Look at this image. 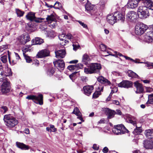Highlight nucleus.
<instances>
[{"label": "nucleus", "mask_w": 153, "mask_h": 153, "mask_svg": "<svg viewBox=\"0 0 153 153\" xmlns=\"http://www.w3.org/2000/svg\"><path fill=\"white\" fill-rule=\"evenodd\" d=\"M50 25L51 26V27L52 28H54L55 27L56 25L57 24L55 21H51L50 22Z\"/></svg>", "instance_id": "nucleus-48"}, {"label": "nucleus", "mask_w": 153, "mask_h": 153, "mask_svg": "<svg viewBox=\"0 0 153 153\" xmlns=\"http://www.w3.org/2000/svg\"><path fill=\"white\" fill-rule=\"evenodd\" d=\"M127 74L128 76L131 78H137L138 77L137 74L131 70L128 71Z\"/></svg>", "instance_id": "nucleus-28"}, {"label": "nucleus", "mask_w": 153, "mask_h": 153, "mask_svg": "<svg viewBox=\"0 0 153 153\" xmlns=\"http://www.w3.org/2000/svg\"><path fill=\"white\" fill-rule=\"evenodd\" d=\"M46 19L49 23L51 22L55 21L56 20L55 16L53 14L50 15L48 16Z\"/></svg>", "instance_id": "nucleus-31"}, {"label": "nucleus", "mask_w": 153, "mask_h": 153, "mask_svg": "<svg viewBox=\"0 0 153 153\" xmlns=\"http://www.w3.org/2000/svg\"><path fill=\"white\" fill-rule=\"evenodd\" d=\"M51 130V132H55L57 131L56 128H55L54 126L53 125H50Z\"/></svg>", "instance_id": "nucleus-53"}, {"label": "nucleus", "mask_w": 153, "mask_h": 153, "mask_svg": "<svg viewBox=\"0 0 153 153\" xmlns=\"http://www.w3.org/2000/svg\"><path fill=\"white\" fill-rule=\"evenodd\" d=\"M129 122L132 124L134 126L136 127V128L134 129V131L133 132V133L135 135L139 134L142 132V129L140 127H137L136 122L133 121L132 120H129Z\"/></svg>", "instance_id": "nucleus-15"}, {"label": "nucleus", "mask_w": 153, "mask_h": 153, "mask_svg": "<svg viewBox=\"0 0 153 153\" xmlns=\"http://www.w3.org/2000/svg\"><path fill=\"white\" fill-rule=\"evenodd\" d=\"M90 60V57L87 54H85L83 55L82 61L85 63V64L87 65L88 64V62Z\"/></svg>", "instance_id": "nucleus-30"}, {"label": "nucleus", "mask_w": 153, "mask_h": 153, "mask_svg": "<svg viewBox=\"0 0 153 153\" xmlns=\"http://www.w3.org/2000/svg\"><path fill=\"white\" fill-rule=\"evenodd\" d=\"M108 151V148L106 147H105L103 149L102 151L104 153H107Z\"/></svg>", "instance_id": "nucleus-57"}, {"label": "nucleus", "mask_w": 153, "mask_h": 153, "mask_svg": "<svg viewBox=\"0 0 153 153\" xmlns=\"http://www.w3.org/2000/svg\"><path fill=\"white\" fill-rule=\"evenodd\" d=\"M107 20L109 23L112 25L117 22L114 14L108 15L107 17Z\"/></svg>", "instance_id": "nucleus-20"}, {"label": "nucleus", "mask_w": 153, "mask_h": 153, "mask_svg": "<svg viewBox=\"0 0 153 153\" xmlns=\"http://www.w3.org/2000/svg\"><path fill=\"white\" fill-rule=\"evenodd\" d=\"M67 68L71 71L77 70L76 65H71L68 66Z\"/></svg>", "instance_id": "nucleus-39"}, {"label": "nucleus", "mask_w": 153, "mask_h": 153, "mask_svg": "<svg viewBox=\"0 0 153 153\" xmlns=\"http://www.w3.org/2000/svg\"><path fill=\"white\" fill-rule=\"evenodd\" d=\"M76 134L80 135L81 136H82V133L80 131H77L76 132Z\"/></svg>", "instance_id": "nucleus-64"}, {"label": "nucleus", "mask_w": 153, "mask_h": 153, "mask_svg": "<svg viewBox=\"0 0 153 153\" xmlns=\"http://www.w3.org/2000/svg\"><path fill=\"white\" fill-rule=\"evenodd\" d=\"M142 1L145 5L143 7H145L147 9L153 10V2L151 0H144Z\"/></svg>", "instance_id": "nucleus-19"}, {"label": "nucleus", "mask_w": 153, "mask_h": 153, "mask_svg": "<svg viewBox=\"0 0 153 153\" xmlns=\"http://www.w3.org/2000/svg\"><path fill=\"white\" fill-rule=\"evenodd\" d=\"M145 87L147 92L150 93L153 91V89L150 87Z\"/></svg>", "instance_id": "nucleus-50"}, {"label": "nucleus", "mask_w": 153, "mask_h": 153, "mask_svg": "<svg viewBox=\"0 0 153 153\" xmlns=\"http://www.w3.org/2000/svg\"><path fill=\"white\" fill-rule=\"evenodd\" d=\"M72 113L74 114L77 116H80L82 115V114L80 112L79 109L76 107L74 108Z\"/></svg>", "instance_id": "nucleus-33"}, {"label": "nucleus", "mask_w": 153, "mask_h": 153, "mask_svg": "<svg viewBox=\"0 0 153 153\" xmlns=\"http://www.w3.org/2000/svg\"><path fill=\"white\" fill-rule=\"evenodd\" d=\"M16 144L18 148L22 150H26L29 149V147L28 146L26 145L23 143L17 142Z\"/></svg>", "instance_id": "nucleus-25"}, {"label": "nucleus", "mask_w": 153, "mask_h": 153, "mask_svg": "<svg viewBox=\"0 0 153 153\" xmlns=\"http://www.w3.org/2000/svg\"><path fill=\"white\" fill-rule=\"evenodd\" d=\"M78 62V60H72L70 61L69 62V63L70 64H74L77 63Z\"/></svg>", "instance_id": "nucleus-62"}, {"label": "nucleus", "mask_w": 153, "mask_h": 153, "mask_svg": "<svg viewBox=\"0 0 153 153\" xmlns=\"http://www.w3.org/2000/svg\"><path fill=\"white\" fill-rule=\"evenodd\" d=\"M137 13L138 17L141 19H145L149 16L148 9L143 6L139 7Z\"/></svg>", "instance_id": "nucleus-6"}, {"label": "nucleus", "mask_w": 153, "mask_h": 153, "mask_svg": "<svg viewBox=\"0 0 153 153\" xmlns=\"http://www.w3.org/2000/svg\"><path fill=\"white\" fill-rule=\"evenodd\" d=\"M66 38H67L68 39H73V37L72 35L70 33L68 34L67 35H66Z\"/></svg>", "instance_id": "nucleus-56"}, {"label": "nucleus", "mask_w": 153, "mask_h": 153, "mask_svg": "<svg viewBox=\"0 0 153 153\" xmlns=\"http://www.w3.org/2000/svg\"><path fill=\"white\" fill-rule=\"evenodd\" d=\"M134 86L137 89L136 91V93H142L143 92L144 88L141 84L138 82H136L134 83Z\"/></svg>", "instance_id": "nucleus-18"}, {"label": "nucleus", "mask_w": 153, "mask_h": 153, "mask_svg": "<svg viewBox=\"0 0 153 153\" xmlns=\"http://www.w3.org/2000/svg\"><path fill=\"white\" fill-rule=\"evenodd\" d=\"M153 104V94H152L148 95V100L146 102V105Z\"/></svg>", "instance_id": "nucleus-32"}, {"label": "nucleus", "mask_w": 153, "mask_h": 153, "mask_svg": "<svg viewBox=\"0 0 153 153\" xmlns=\"http://www.w3.org/2000/svg\"><path fill=\"white\" fill-rule=\"evenodd\" d=\"M92 148L94 149L97 150L99 149V147L97 146V144H93Z\"/></svg>", "instance_id": "nucleus-55"}, {"label": "nucleus", "mask_w": 153, "mask_h": 153, "mask_svg": "<svg viewBox=\"0 0 153 153\" xmlns=\"http://www.w3.org/2000/svg\"><path fill=\"white\" fill-rule=\"evenodd\" d=\"M148 27L146 25L143 23L139 22L137 23L135 26V33L137 35L143 34L146 30H149Z\"/></svg>", "instance_id": "nucleus-4"}, {"label": "nucleus", "mask_w": 153, "mask_h": 153, "mask_svg": "<svg viewBox=\"0 0 153 153\" xmlns=\"http://www.w3.org/2000/svg\"><path fill=\"white\" fill-rule=\"evenodd\" d=\"M27 99L32 100L36 103L42 105L43 104V97L42 94H39L38 96L33 95L28 96L26 97Z\"/></svg>", "instance_id": "nucleus-7"}, {"label": "nucleus", "mask_w": 153, "mask_h": 153, "mask_svg": "<svg viewBox=\"0 0 153 153\" xmlns=\"http://www.w3.org/2000/svg\"><path fill=\"white\" fill-rule=\"evenodd\" d=\"M76 68L77 70L79 69H81L83 68V65L81 63H78L76 65Z\"/></svg>", "instance_id": "nucleus-52"}, {"label": "nucleus", "mask_w": 153, "mask_h": 153, "mask_svg": "<svg viewBox=\"0 0 153 153\" xmlns=\"http://www.w3.org/2000/svg\"><path fill=\"white\" fill-rule=\"evenodd\" d=\"M19 40H20V42L21 43V44H23L22 42H25V40L23 39V36H21L19 37Z\"/></svg>", "instance_id": "nucleus-54"}, {"label": "nucleus", "mask_w": 153, "mask_h": 153, "mask_svg": "<svg viewBox=\"0 0 153 153\" xmlns=\"http://www.w3.org/2000/svg\"><path fill=\"white\" fill-rule=\"evenodd\" d=\"M54 66L61 71L64 70L65 68V63L62 59H58L53 62Z\"/></svg>", "instance_id": "nucleus-9"}, {"label": "nucleus", "mask_w": 153, "mask_h": 153, "mask_svg": "<svg viewBox=\"0 0 153 153\" xmlns=\"http://www.w3.org/2000/svg\"><path fill=\"white\" fill-rule=\"evenodd\" d=\"M124 57L126 59L131 61L134 62V63H140V62H138L137 61V59H136L135 60H134V59H132V58H131L130 57H128L126 56H124ZM142 63V62H141V63Z\"/></svg>", "instance_id": "nucleus-42"}, {"label": "nucleus", "mask_w": 153, "mask_h": 153, "mask_svg": "<svg viewBox=\"0 0 153 153\" xmlns=\"http://www.w3.org/2000/svg\"><path fill=\"white\" fill-rule=\"evenodd\" d=\"M145 135L148 138L150 139L153 138V129H149L145 131Z\"/></svg>", "instance_id": "nucleus-26"}, {"label": "nucleus", "mask_w": 153, "mask_h": 153, "mask_svg": "<svg viewBox=\"0 0 153 153\" xmlns=\"http://www.w3.org/2000/svg\"><path fill=\"white\" fill-rule=\"evenodd\" d=\"M54 8L55 9H59L62 7V5L58 1H56L54 4Z\"/></svg>", "instance_id": "nucleus-43"}, {"label": "nucleus", "mask_w": 153, "mask_h": 153, "mask_svg": "<svg viewBox=\"0 0 153 153\" xmlns=\"http://www.w3.org/2000/svg\"><path fill=\"white\" fill-rule=\"evenodd\" d=\"M103 88V86L102 85H100L97 88V91H96L93 95V97L94 98H97L101 94L100 92L102 91Z\"/></svg>", "instance_id": "nucleus-21"}, {"label": "nucleus", "mask_w": 153, "mask_h": 153, "mask_svg": "<svg viewBox=\"0 0 153 153\" xmlns=\"http://www.w3.org/2000/svg\"><path fill=\"white\" fill-rule=\"evenodd\" d=\"M8 110V108L6 106L3 105L0 107V111L3 114L6 113Z\"/></svg>", "instance_id": "nucleus-35"}, {"label": "nucleus", "mask_w": 153, "mask_h": 153, "mask_svg": "<svg viewBox=\"0 0 153 153\" xmlns=\"http://www.w3.org/2000/svg\"><path fill=\"white\" fill-rule=\"evenodd\" d=\"M84 94L89 96L92 93V90L94 89L93 86L92 85H87L83 87Z\"/></svg>", "instance_id": "nucleus-16"}, {"label": "nucleus", "mask_w": 153, "mask_h": 153, "mask_svg": "<svg viewBox=\"0 0 153 153\" xmlns=\"http://www.w3.org/2000/svg\"><path fill=\"white\" fill-rule=\"evenodd\" d=\"M12 74L11 70L10 68H7L5 70L0 68V82H2L1 91L2 93H7L10 90V83L7 77Z\"/></svg>", "instance_id": "nucleus-1"}, {"label": "nucleus", "mask_w": 153, "mask_h": 153, "mask_svg": "<svg viewBox=\"0 0 153 153\" xmlns=\"http://www.w3.org/2000/svg\"><path fill=\"white\" fill-rule=\"evenodd\" d=\"M58 37L61 41H63L65 39V38H66V35L64 34L59 35Z\"/></svg>", "instance_id": "nucleus-46"}, {"label": "nucleus", "mask_w": 153, "mask_h": 153, "mask_svg": "<svg viewBox=\"0 0 153 153\" xmlns=\"http://www.w3.org/2000/svg\"><path fill=\"white\" fill-rule=\"evenodd\" d=\"M23 39L25 40V42H22L23 44L24 45L26 43V42L30 41V38L28 34H25L23 36Z\"/></svg>", "instance_id": "nucleus-34"}, {"label": "nucleus", "mask_w": 153, "mask_h": 153, "mask_svg": "<svg viewBox=\"0 0 153 153\" xmlns=\"http://www.w3.org/2000/svg\"><path fill=\"white\" fill-rule=\"evenodd\" d=\"M128 131L127 129L122 124L114 126L112 129V132L116 135H121L127 132Z\"/></svg>", "instance_id": "nucleus-5"}, {"label": "nucleus", "mask_w": 153, "mask_h": 153, "mask_svg": "<svg viewBox=\"0 0 153 153\" xmlns=\"http://www.w3.org/2000/svg\"><path fill=\"white\" fill-rule=\"evenodd\" d=\"M81 80L83 82H86L87 80V78L85 76H83L81 78Z\"/></svg>", "instance_id": "nucleus-63"}, {"label": "nucleus", "mask_w": 153, "mask_h": 153, "mask_svg": "<svg viewBox=\"0 0 153 153\" xmlns=\"http://www.w3.org/2000/svg\"><path fill=\"white\" fill-rule=\"evenodd\" d=\"M106 111L108 115V118L111 119L114 117L115 111H114L111 110L108 108H106Z\"/></svg>", "instance_id": "nucleus-27"}, {"label": "nucleus", "mask_w": 153, "mask_h": 153, "mask_svg": "<svg viewBox=\"0 0 153 153\" xmlns=\"http://www.w3.org/2000/svg\"><path fill=\"white\" fill-rule=\"evenodd\" d=\"M26 17L27 19L31 21H35L36 22H41L43 19L42 18H36L35 16V13L32 12H29Z\"/></svg>", "instance_id": "nucleus-8"}, {"label": "nucleus", "mask_w": 153, "mask_h": 153, "mask_svg": "<svg viewBox=\"0 0 153 153\" xmlns=\"http://www.w3.org/2000/svg\"><path fill=\"white\" fill-rule=\"evenodd\" d=\"M76 73H77V72H75L69 75V76L71 79L72 80L73 77L75 76V74Z\"/></svg>", "instance_id": "nucleus-59"}, {"label": "nucleus", "mask_w": 153, "mask_h": 153, "mask_svg": "<svg viewBox=\"0 0 153 153\" xmlns=\"http://www.w3.org/2000/svg\"><path fill=\"white\" fill-rule=\"evenodd\" d=\"M112 73L114 75L119 76L120 75L119 73L117 71H113L112 72Z\"/></svg>", "instance_id": "nucleus-58"}, {"label": "nucleus", "mask_w": 153, "mask_h": 153, "mask_svg": "<svg viewBox=\"0 0 153 153\" xmlns=\"http://www.w3.org/2000/svg\"><path fill=\"white\" fill-rule=\"evenodd\" d=\"M97 81L102 84H105V85H110V82L108 80L102 76H100L97 78Z\"/></svg>", "instance_id": "nucleus-23"}, {"label": "nucleus", "mask_w": 153, "mask_h": 153, "mask_svg": "<svg viewBox=\"0 0 153 153\" xmlns=\"http://www.w3.org/2000/svg\"><path fill=\"white\" fill-rule=\"evenodd\" d=\"M114 14L117 22L118 20H121V21L123 22L124 20V16L123 14L119 12H116Z\"/></svg>", "instance_id": "nucleus-24"}, {"label": "nucleus", "mask_w": 153, "mask_h": 153, "mask_svg": "<svg viewBox=\"0 0 153 153\" xmlns=\"http://www.w3.org/2000/svg\"><path fill=\"white\" fill-rule=\"evenodd\" d=\"M86 0L87 1V3L85 5L86 10L90 14H94V6L93 4H92L88 0Z\"/></svg>", "instance_id": "nucleus-12"}, {"label": "nucleus", "mask_w": 153, "mask_h": 153, "mask_svg": "<svg viewBox=\"0 0 153 153\" xmlns=\"http://www.w3.org/2000/svg\"><path fill=\"white\" fill-rule=\"evenodd\" d=\"M54 72V69L53 68H51L48 70L47 73L48 75L51 76L53 75Z\"/></svg>", "instance_id": "nucleus-36"}, {"label": "nucleus", "mask_w": 153, "mask_h": 153, "mask_svg": "<svg viewBox=\"0 0 153 153\" xmlns=\"http://www.w3.org/2000/svg\"><path fill=\"white\" fill-rule=\"evenodd\" d=\"M144 147L146 149L153 148V141L151 140H146L144 142Z\"/></svg>", "instance_id": "nucleus-22"}, {"label": "nucleus", "mask_w": 153, "mask_h": 153, "mask_svg": "<svg viewBox=\"0 0 153 153\" xmlns=\"http://www.w3.org/2000/svg\"><path fill=\"white\" fill-rule=\"evenodd\" d=\"M101 68V65L100 64L91 63L84 68V71L86 74H99Z\"/></svg>", "instance_id": "nucleus-2"}, {"label": "nucleus", "mask_w": 153, "mask_h": 153, "mask_svg": "<svg viewBox=\"0 0 153 153\" xmlns=\"http://www.w3.org/2000/svg\"><path fill=\"white\" fill-rule=\"evenodd\" d=\"M8 55V59L9 61L10 64L12 65H13L16 64V62L15 61L13 60H12L11 59L10 55V53L9 52V51H7Z\"/></svg>", "instance_id": "nucleus-37"}, {"label": "nucleus", "mask_w": 153, "mask_h": 153, "mask_svg": "<svg viewBox=\"0 0 153 153\" xmlns=\"http://www.w3.org/2000/svg\"><path fill=\"white\" fill-rule=\"evenodd\" d=\"M144 40L146 42L150 43L153 40V38H151L146 35L145 36Z\"/></svg>", "instance_id": "nucleus-41"}, {"label": "nucleus", "mask_w": 153, "mask_h": 153, "mask_svg": "<svg viewBox=\"0 0 153 153\" xmlns=\"http://www.w3.org/2000/svg\"><path fill=\"white\" fill-rule=\"evenodd\" d=\"M49 51L47 49L42 50L39 52L37 54V58H42L49 56Z\"/></svg>", "instance_id": "nucleus-14"}, {"label": "nucleus", "mask_w": 153, "mask_h": 153, "mask_svg": "<svg viewBox=\"0 0 153 153\" xmlns=\"http://www.w3.org/2000/svg\"><path fill=\"white\" fill-rule=\"evenodd\" d=\"M55 53L57 58H63L65 56L66 52L65 50L62 49L55 51Z\"/></svg>", "instance_id": "nucleus-17"}, {"label": "nucleus", "mask_w": 153, "mask_h": 153, "mask_svg": "<svg viewBox=\"0 0 153 153\" xmlns=\"http://www.w3.org/2000/svg\"><path fill=\"white\" fill-rule=\"evenodd\" d=\"M79 23L84 28H87L88 27L87 25L85 24L84 23L82 22L81 21H78Z\"/></svg>", "instance_id": "nucleus-49"}, {"label": "nucleus", "mask_w": 153, "mask_h": 153, "mask_svg": "<svg viewBox=\"0 0 153 153\" xmlns=\"http://www.w3.org/2000/svg\"><path fill=\"white\" fill-rule=\"evenodd\" d=\"M16 10L18 16L21 17L22 16L24 13V12L21 11L19 9H16Z\"/></svg>", "instance_id": "nucleus-40"}, {"label": "nucleus", "mask_w": 153, "mask_h": 153, "mask_svg": "<svg viewBox=\"0 0 153 153\" xmlns=\"http://www.w3.org/2000/svg\"><path fill=\"white\" fill-rule=\"evenodd\" d=\"M23 54L27 62L30 63L32 62V59H30V57L27 55L25 54L24 51H23Z\"/></svg>", "instance_id": "nucleus-38"}, {"label": "nucleus", "mask_w": 153, "mask_h": 153, "mask_svg": "<svg viewBox=\"0 0 153 153\" xmlns=\"http://www.w3.org/2000/svg\"><path fill=\"white\" fill-rule=\"evenodd\" d=\"M1 59L3 63H6L7 61L6 54L1 56Z\"/></svg>", "instance_id": "nucleus-44"}, {"label": "nucleus", "mask_w": 153, "mask_h": 153, "mask_svg": "<svg viewBox=\"0 0 153 153\" xmlns=\"http://www.w3.org/2000/svg\"><path fill=\"white\" fill-rule=\"evenodd\" d=\"M16 58L17 60H19L20 59V57L19 55L17 53L14 52Z\"/></svg>", "instance_id": "nucleus-61"}, {"label": "nucleus", "mask_w": 153, "mask_h": 153, "mask_svg": "<svg viewBox=\"0 0 153 153\" xmlns=\"http://www.w3.org/2000/svg\"><path fill=\"white\" fill-rule=\"evenodd\" d=\"M8 45H3L0 46V51H3V50L7 49L8 48Z\"/></svg>", "instance_id": "nucleus-47"}, {"label": "nucleus", "mask_w": 153, "mask_h": 153, "mask_svg": "<svg viewBox=\"0 0 153 153\" xmlns=\"http://www.w3.org/2000/svg\"><path fill=\"white\" fill-rule=\"evenodd\" d=\"M146 65L148 67L149 69L153 68V63L147 62L146 63Z\"/></svg>", "instance_id": "nucleus-45"}, {"label": "nucleus", "mask_w": 153, "mask_h": 153, "mask_svg": "<svg viewBox=\"0 0 153 153\" xmlns=\"http://www.w3.org/2000/svg\"><path fill=\"white\" fill-rule=\"evenodd\" d=\"M133 83L131 81L128 80H123L118 84V86L119 87L128 88L131 87Z\"/></svg>", "instance_id": "nucleus-11"}, {"label": "nucleus", "mask_w": 153, "mask_h": 153, "mask_svg": "<svg viewBox=\"0 0 153 153\" xmlns=\"http://www.w3.org/2000/svg\"><path fill=\"white\" fill-rule=\"evenodd\" d=\"M126 19L128 21L131 22L135 21L137 18V14L134 11L129 12L126 16Z\"/></svg>", "instance_id": "nucleus-10"}, {"label": "nucleus", "mask_w": 153, "mask_h": 153, "mask_svg": "<svg viewBox=\"0 0 153 153\" xmlns=\"http://www.w3.org/2000/svg\"><path fill=\"white\" fill-rule=\"evenodd\" d=\"M115 114L121 115V112L120 110L117 109L116 110V111H115Z\"/></svg>", "instance_id": "nucleus-60"}, {"label": "nucleus", "mask_w": 153, "mask_h": 153, "mask_svg": "<svg viewBox=\"0 0 153 153\" xmlns=\"http://www.w3.org/2000/svg\"><path fill=\"white\" fill-rule=\"evenodd\" d=\"M144 0H131L127 3V6L129 8H134L137 7L138 2L140 1Z\"/></svg>", "instance_id": "nucleus-13"}, {"label": "nucleus", "mask_w": 153, "mask_h": 153, "mask_svg": "<svg viewBox=\"0 0 153 153\" xmlns=\"http://www.w3.org/2000/svg\"><path fill=\"white\" fill-rule=\"evenodd\" d=\"M102 51H105L106 49V46L103 44H101L100 46Z\"/></svg>", "instance_id": "nucleus-51"}, {"label": "nucleus", "mask_w": 153, "mask_h": 153, "mask_svg": "<svg viewBox=\"0 0 153 153\" xmlns=\"http://www.w3.org/2000/svg\"><path fill=\"white\" fill-rule=\"evenodd\" d=\"M32 41L33 42V45H40L44 42L43 40L39 37L36 38L34 40H33Z\"/></svg>", "instance_id": "nucleus-29"}, {"label": "nucleus", "mask_w": 153, "mask_h": 153, "mask_svg": "<svg viewBox=\"0 0 153 153\" xmlns=\"http://www.w3.org/2000/svg\"><path fill=\"white\" fill-rule=\"evenodd\" d=\"M4 120L6 126L10 128L14 127L18 123L17 120L10 114L5 115L4 116Z\"/></svg>", "instance_id": "nucleus-3"}]
</instances>
